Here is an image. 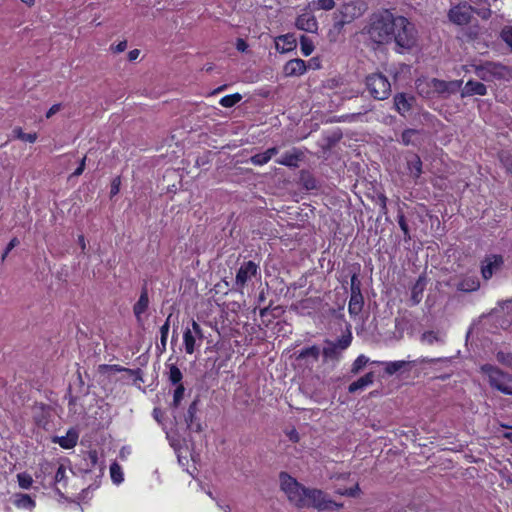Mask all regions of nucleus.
Instances as JSON below:
<instances>
[{
	"label": "nucleus",
	"instance_id": "a19ab883",
	"mask_svg": "<svg viewBox=\"0 0 512 512\" xmlns=\"http://www.w3.org/2000/svg\"><path fill=\"white\" fill-rule=\"evenodd\" d=\"M182 379V373L178 367L172 365L169 369V380L172 384H179Z\"/></svg>",
	"mask_w": 512,
	"mask_h": 512
},
{
	"label": "nucleus",
	"instance_id": "72a5a7b5",
	"mask_svg": "<svg viewBox=\"0 0 512 512\" xmlns=\"http://www.w3.org/2000/svg\"><path fill=\"white\" fill-rule=\"evenodd\" d=\"M300 48L304 56L311 55L314 51L313 41L309 37L302 35L300 37Z\"/></svg>",
	"mask_w": 512,
	"mask_h": 512
},
{
	"label": "nucleus",
	"instance_id": "f8f14e48",
	"mask_svg": "<svg viewBox=\"0 0 512 512\" xmlns=\"http://www.w3.org/2000/svg\"><path fill=\"white\" fill-rule=\"evenodd\" d=\"M503 265V257L501 255H488L484 258L481 265V274L485 280L490 279L497 273Z\"/></svg>",
	"mask_w": 512,
	"mask_h": 512
},
{
	"label": "nucleus",
	"instance_id": "5701e85b",
	"mask_svg": "<svg viewBox=\"0 0 512 512\" xmlns=\"http://www.w3.org/2000/svg\"><path fill=\"white\" fill-rule=\"evenodd\" d=\"M445 334L440 331H426L421 336V341L427 345L443 344Z\"/></svg>",
	"mask_w": 512,
	"mask_h": 512
},
{
	"label": "nucleus",
	"instance_id": "3c124183",
	"mask_svg": "<svg viewBox=\"0 0 512 512\" xmlns=\"http://www.w3.org/2000/svg\"><path fill=\"white\" fill-rule=\"evenodd\" d=\"M237 50L245 52L248 48V44L243 39H238L236 42Z\"/></svg>",
	"mask_w": 512,
	"mask_h": 512
},
{
	"label": "nucleus",
	"instance_id": "423d86ee",
	"mask_svg": "<svg viewBox=\"0 0 512 512\" xmlns=\"http://www.w3.org/2000/svg\"><path fill=\"white\" fill-rule=\"evenodd\" d=\"M482 371L488 376L490 385L500 392L512 395V378L500 371L498 368L485 365Z\"/></svg>",
	"mask_w": 512,
	"mask_h": 512
},
{
	"label": "nucleus",
	"instance_id": "bf43d9fd",
	"mask_svg": "<svg viewBox=\"0 0 512 512\" xmlns=\"http://www.w3.org/2000/svg\"><path fill=\"white\" fill-rule=\"evenodd\" d=\"M107 369H110V370H113V371H116V372H120V371H124L125 369L118 366V365H111V366H106Z\"/></svg>",
	"mask_w": 512,
	"mask_h": 512
},
{
	"label": "nucleus",
	"instance_id": "39448f33",
	"mask_svg": "<svg viewBox=\"0 0 512 512\" xmlns=\"http://www.w3.org/2000/svg\"><path fill=\"white\" fill-rule=\"evenodd\" d=\"M425 85L431 89V92L441 95H450L456 93L461 88L462 80H453L447 82L433 78L428 82L419 81L417 83V89L419 92L429 94L430 91H425L424 89Z\"/></svg>",
	"mask_w": 512,
	"mask_h": 512
},
{
	"label": "nucleus",
	"instance_id": "9d476101",
	"mask_svg": "<svg viewBox=\"0 0 512 512\" xmlns=\"http://www.w3.org/2000/svg\"><path fill=\"white\" fill-rule=\"evenodd\" d=\"M473 67L476 76L483 81H491L494 78L503 77L505 73L504 66L493 62H486L481 65H473Z\"/></svg>",
	"mask_w": 512,
	"mask_h": 512
},
{
	"label": "nucleus",
	"instance_id": "58836bf2",
	"mask_svg": "<svg viewBox=\"0 0 512 512\" xmlns=\"http://www.w3.org/2000/svg\"><path fill=\"white\" fill-rule=\"evenodd\" d=\"M172 315L170 314L165 323L161 326L160 328V334H161V345L163 348L166 347V343H167V338H168V333H169V328H170V319H171Z\"/></svg>",
	"mask_w": 512,
	"mask_h": 512
},
{
	"label": "nucleus",
	"instance_id": "de8ad7c7",
	"mask_svg": "<svg viewBox=\"0 0 512 512\" xmlns=\"http://www.w3.org/2000/svg\"><path fill=\"white\" fill-rule=\"evenodd\" d=\"M19 244V240L17 238H13L10 240V242L8 243L4 253H3V256H2V259L4 260L7 255L9 254V252L14 248L16 247L17 245Z\"/></svg>",
	"mask_w": 512,
	"mask_h": 512
},
{
	"label": "nucleus",
	"instance_id": "a211bd4d",
	"mask_svg": "<svg viewBox=\"0 0 512 512\" xmlns=\"http://www.w3.org/2000/svg\"><path fill=\"white\" fill-rule=\"evenodd\" d=\"M414 101L413 96H407L404 93L397 94L394 97L395 108L402 116H405L410 111Z\"/></svg>",
	"mask_w": 512,
	"mask_h": 512
},
{
	"label": "nucleus",
	"instance_id": "49530a36",
	"mask_svg": "<svg viewBox=\"0 0 512 512\" xmlns=\"http://www.w3.org/2000/svg\"><path fill=\"white\" fill-rule=\"evenodd\" d=\"M416 133L415 130L409 129L402 133V142L405 145H409L411 143V137Z\"/></svg>",
	"mask_w": 512,
	"mask_h": 512
},
{
	"label": "nucleus",
	"instance_id": "9b49d317",
	"mask_svg": "<svg viewBox=\"0 0 512 512\" xmlns=\"http://www.w3.org/2000/svg\"><path fill=\"white\" fill-rule=\"evenodd\" d=\"M472 14V7L464 3L453 6L448 12V18L453 24L463 26L470 22Z\"/></svg>",
	"mask_w": 512,
	"mask_h": 512
},
{
	"label": "nucleus",
	"instance_id": "603ef678",
	"mask_svg": "<svg viewBox=\"0 0 512 512\" xmlns=\"http://www.w3.org/2000/svg\"><path fill=\"white\" fill-rule=\"evenodd\" d=\"M140 51L138 49H134L129 51L128 58L130 61L136 60L139 57Z\"/></svg>",
	"mask_w": 512,
	"mask_h": 512
},
{
	"label": "nucleus",
	"instance_id": "e2e57ef3",
	"mask_svg": "<svg viewBox=\"0 0 512 512\" xmlns=\"http://www.w3.org/2000/svg\"><path fill=\"white\" fill-rule=\"evenodd\" d=\"M23 3L27 4L28 6H31L34 4V0H21Z\"/></svg>",
	"mask_w": 512,
	"mask_h": 512
},
{
	"label": "nucleus",
	"instance_id": "c85d7f7f",
	"mask_svg": "<svg viewBox=\"0 0 512 512\" xmlns=\"http://www.w3.org/2000/svg\"><path fill=\"white\" fill-rule=\"evenodd\" d=\"M372 363L384 365L386 373L390 375L396 373L407 364V362L404 360L389 362L373 361Z\"/></svg>",
	"mask_w": 512,
	"mask_h": 512
},
{
	"label": "nucleus",
	"instance_id": "ea45409f",
	"mask_svg": "<svg viewBox=\"0 0 512 512\" xmlns=\"http://www.w3.org/2000/svg\"><path fill=\"white\" fill-rule=\"evenodd\" d=\"M351 342L352 334L351 332H348L347 335L342 336L340 339L334 342V345H337V348L340 350V352H342L350 346Z\"/></svg>",
	"mask_w": 512,
	"mask_h": 512
},
{
	"label": "nucleus",
	"instance_id": "c756f323",
	"mask_svg": "<svg viewBox=\"0 0 512 512\" xmlns=\"http://www.w3.org/2000/svg\"><path fill=\"white\" fill-rule=\"evenodd\" d=\"M110 477L114 484L119 485L124 481V474L118 463H112L110 466Z\"/></svg>",
	"mask_w": 512,
	"mask_h": 512
},
{
	"label": "nucleus",
	"instance_id": "680f3d73",
	"mask_svg": "<svg viewBox=\"0 0 512 512\" xmlns=\"http://www.w3.org/2000/svg\"><path fill=\"white\" fill-rule=\"evenodd\" d=\"M310 63H311V64H313V66H314L315 68H319V61H318V59H317V58H312V59L310 60Z\"/></svg>",
	"mask_w": 512,
	"mask_h": 512
},
{
	"label": "nucleus",
	"instance_id": "2f4dec72",
	"mask_svg": "<svg viewBox=\"0 0 512 512\" xmlns=\"http://www.w3.org/2000/svg\"><path fill=\"white\" fill-rule=\"evenodd\" d=\"M458 288L462 291H475L479 288V282L474 277L463 279L459 284Z\"/></svg>",
	"mask_w": 512,
	"mask_h": 512
},
{
	"label": "nucleus",
	"instance_id": "c03bdc74",
	"mask_svg": "<svg viewBox=\"0 0 512 512\" xmlns=\"http://www.w3.org/2000/svg\"><path fill=\"white\" fill-rule=\"evenodd\" d=\"M184 391H185V389L182 384H179L177 386V388L175 389L174 395H173V404L175 406H178L179 403L181 402V400L183 399Z\"/></svg>",
	"mask_w": 512,
	"mask_h": 512
},
{
	"label": "nucleus",
	"instance_id": "f704fd0d",
	"mask_svg": "<svg viewBox=\"0 0 512 512\" xmlns=\"http://www.w3.org/2000/svg\"><path fill=\"white\" fill-rule=\"evenodd\" d=\"M369 362L370 359L367 356L359 355L352 364L351 373L358 374Z\"/></svg>",
	"mask_w": 512,
	"mask_h": 512
},
{
	"label": "nucleus",
	"instance_id": "c9c22d12",
	"mask_svg": "<svg viewBox=\"0 0 512 512\" xmlns=\"http://www.w3.org/2000/svg\"><path fill=\"white\" fill-rule=\"evenodd\" d=\"M241 99H242V96L239 93L226 95L220 99V104L223 107L230 108V107H233L238 102H240Z\"/></svg>",
	"mask_w": 512,
	"mask_h": 512
},
{
	"label": "nucleus",
	"instance_id": "4468645a",
	"mask_svg": "<svg viewBox=\"0 0 512 512\" xmlns=\"http://www.w3.org/2000/svg\"><path fill=\"white\" fill-rule=\"evenodd\" d=\"M79 439V432L71 428L67 431L64 436H55L52 438V442L58 444L63 449H72L76 446Z\"/></svg>",
	"mask_w": 512,
	"mask_h": 512
},
{
	"label": "nucleus",
	"instance_id": "052dcab7",
	"mask_svg": "<svg viewBox=\"0 0 512 512\" xmlns=\"http://www.w3.org/2000/svg\"><path fill=\"white\" fill-rule=\"evenodd\" d=\"M289 437L293 441H297L298 440V434H297V432L295 430L291 431V433L289 434Z\"/></svg>",
	"mask_w": 512,
	"mask_h": 512
},
{
	"label": "nucleus",
	"instance_id": "6e6552de",
	"mask_svg": "<svg viewBox=\"0 0 512 512\" xmlns=\"http://www.w3.org/2000/svg\"><path fill=\"white\" fill-rule=\"evenodd\" d=\"M203 333L200 325L196 321H192L191 328H187L183 333V344L187 354H193L201 345Z\"/></svg>",
	"mask_w": 512,
	"mask_h": 512
},
{
	"label": "nucleus",
	"instance_id": "f3484780",
	"mask_svg": "<svg viewBox=\"0 0 512 512\" xmlns=\"http://www.w3.org/2000/svg\"><path fill=\"white\" fill-rule=\"evenodd\" d=\"M297 42L293 34L281 35L276 38L275 47L280 53H286L296 48Z\"/></svg>",
	"mask_w": 512,
	"mask_h": 512
},
{
	"label": "nucleus",
	"instance_id": "1a4fd4ad",
	"mask_svg": "<svg viewBox=\"0 0 512 512\" xmlns=\"http://www.w3.org/2000/svg\"><path fill=\"white\" fill-rule=\"evenodd\" d=\"M356 281L357 278L354 275L351 278V295L348 303V312L350 317L353 319L359 317L364 305V299L360 290V286Z\"/></svg>",
	"mask_w": 512,
	"mask_h": 512
},
{
	"label": "nucleus",
	"instance_id": "a878e982",
	"mask_svg": "<svg viewBox=\"0 0 512 512\" xmlns=\"http://www.w3.org/2000/svg\"><path fill=\"white\" fill-rule=\"evenodd\" d=\"M407 168L414 178H419L422 173V162L419 156L413 155L407 160Z\"/></svg>",
	"mask_w": 512,
	"mask_h": 512
},
{
	"label": "nucleus",
	"instance_id": "bb28decb",
	"mask_svg": "<svg viewBox=\"0 0 512 512\" xmlns=\"http://www.w3.org/2000/svg\"><path fill=\"white\" fill-rule=\"evenodd\" d=\"M335 7L334 0H313L309 2L308 8L311 11L325 10L330 11Z\"/></svg>",
	"mask_w": 512,
	"mask_h": 512
},
{
	"label": "nucleus",
	"instance_id": "6e6d98bb",
	"mask_svg": "<svg viewBox=\"0 0 512 512\" xmlns=\"http://www.w3.org/2000/svg\"><path fill=\"white\" fill-rule=\"evenodd\" d=\"M399 225H400L401 229L403 230V232L405 234H407L408 233V227H407V224H406L403 216H401L400 219H399Z\"/></svg>",
	"mask_w": 512,
	"mask_h": 512
},
{
	"label": "nucleus",
	"instance_id": "e433bc0d",
	"mask_svg": "<svg viewBox=\"0 0 512 512\" xmlns=\"http://www.w3.org/2000/svg\"><path fill=\"white\" fill-rule=\"evenodd\" d=\"M14 135L25 142L34 143L37 139L36 133H25L21 128L17 127L13 130Z\"/></svg>",
	"mask_w": 512,
	"mask_h": 512
},
{
	"label": "nucleus",
	"instance_id": "0eeeda50",
	"mask_svg": "<svg viewBox=\"0 0 512 512\" xmlns=\"http://www.w3.org/2000/svg\"><path fill=\"white\" fill-rule=\"evenodd\" d=\"M366 86L371 96L377 100L387 99L391 93L390 82L380 73L369 75L366 78Z\"/></svg>",
	"mask_w": 512,
	"mask_h": 512
},
{
	"label": "nucleus",
	"instance_id": "13d9d810",
	"mask_svg": "<svg viewBox=\"0 0 512 512\" xmlns=\"http://www.w3.org/2000/svg\"><path fill=\"white\" fill-rule=\"evenodd\" d=\"M78 243H79V245H80L81 249H82V250H85V248H86V241H85V238H84V236H83V235H80V236L78 237Z\"/></svg>",
	"mask_w": 512,
	"mask_h": 512
},
{
	"label": "nucleus",
	"instance_id": "ddd939ff",
	"mask_svg": "<svg viewBox=\"0 0 512 512\" xmlns=\"http://www.w3.org/2000/svg\"><path fill=\"white\" fill-rule=\"evenodd\" d=\"M257 272L258 266L254 262L243 263L236 274V285L243 288L252 277L256 276Z\"/></svg>",
	"mask_w": 512,
	"mask_h": 512
},
{
	"label": "nucleus",
	"instance_id": "5fc2aeb1",
	"mask_svg": "<svg viewBox=\"0 0 512 512\" xmlns=\"http://www.w3.org/2000/svg\"><path fill=\"white\" fill-rule=\"evenodd\" d=\"M380 205L383 211L386 210L387 197L383 194L379 195Z\"/></svg>",
	"mask_w": 512,
	"mask_h": 512
},
{
	"label": "nucleus",
	"instance_id": "6ab92c4d",
	"mask_svg": "<svg viewBox=\"0 0 512 512\" xmlns=\"http://www.w3.org/2000/svg\"><path fill=\"white\" fill-rule=\"evenodd\" d=\"M487 94V88L484 84L469 80L461 91V97H469L473 95L484 96Z\"/></svg>",
	"mask_w": 512,
	"mask_h": 512
},
{
	"label": "nucleus",
	"instance_id": "2eb2a0df",
	"mask_svg": "<svg viewBox=\"0 0 512 512\" xmlns=\"http://www.w3.org/2000/svg\"><path fill=\"white\" fill-rule=\"evenodd\" d=\"M296 27L306 32H316L318 23L315 17L310 13H303L296 19Z\"/></svg>",
	"mask_w": 512,
	"mask_h": 512
},
{
	"label": "nucleus",
	"instance_id": "f03ea898",
	"mask_svg": "<svg viewBox=\"0 0 512 512\" xmlns=\"http://www.w3.org/2000/svg\"><path fill=\"white\" fill-rule=\"evenodd\" d=\"M392 42L395 43L398 52L410 50L416 45V28L406 17L401 15L396 16Z\"/></svg>",
	"mask_w": 512,
	"mask_h": 512
},
{
	"label": "nucleus",
	"instance_id": "f257e3e1",
	"mask_svg": "<svg viewBox=\"0 0 512 512\" xmlns=\"http://www.w3.org/2000/svg\"><path fill=\"white\" fill-rule=\"evenodd\" d=\"M396 16L388 9L379 10L370 16L362 33L375 44L391 43Z\"/></svg>",
	"mask_w": 512,
	"mask_h": 512
},
{
	"label": "nucleus",
	"instance_id": "393cba45",
	"mask_svg": "<svg viewBox=\"0 0 512 512\" xmlns=\"http://www.w3.org/2000/svg\"><path fill=\"white\" fill-rule=\"evenodd\" d=\"M299 159L300 154L297 150H293L292 152L284 153L276 162L288 167H297Z\"/></svg>",
	"mask_w": 512,
	"mask_h": 512
},
{
	"label": "nucleus",
	"instance_id": "8fccbe9b",
	"mask_svg": "<svg viewBox=\"0 0 512 512\" xmlns=\"http://www.w3.org/2000/svg\"><path fill=\"white\" fill-rule=\"evenodd\" d=\"M61 109L60 104H54L46 113V118H51L54 114L59 112Z\"/></svg>",
	"mask_w": 512,
	"mask_h": 512
},
{
	"label": "nucleus",
	"instance_id": "dca6fc26",
	"mask_svg": "<svg viewBox=\"0 0 512 512\" xmlns=\"http://www.w3.org/2000/svg\"><path fill=\"white\" fill-rule=\"evenodd\" d=\"M306 71V62L299 58L288 61L284 66V73L286 76H301Z\"/></svg>",
	"mask_w": 512,
	"mask_h": 512
},
{
	"label": "nucleus",
	"instance_id": "412c9836",
	"mask_svg": "<svg viewBox=\"0 0 512 512\" xmlns=\"http://www.w3.org/2000/svg\"><path fill=\"white\" fill-rule=\"evenodd\" d=\"M278 153V148L272 147L267 149L265 152L255 154L250 158V162L256 166H262L268 163L271 158Z\"/></svg>",
	"mask_w": 512,
	"mask_h": 512
},
{
	"label": "nucleus",
	"instance_id": "37998d69",
	"mask_svg": "<svg viewBox=\"0 0 512 512\" xmlns=\"http://www.w3.org/2000/svg\"><path fill=\"white\" fill-rule=\"evenodd\" d=\"M308 356H311L314 359H317L319 356V348L316 346L306 348L303 351H301V353L299 355L300 358H304V357H308Z\"/></svg>",
	"mask_w": 512,
	"mask_h": 512
},
{
	"label": "nucleus",
	"instance_id": "79ce46f5",
	"mask_svg": "<svg viewBox=\"0 0 512 512\" xmlns=\"http://www.w3.org/2000/svg\"><path fill=\"white\" fill-rule=\"evenodd\" d=\"M336 493L339 494V495H342V496H352V497H354V496L358 495V493H359L358 483H355L350 488H345V489L337 488L336 489Z\"/></svg>",
	"mask_w": 512,
	"mask_h": 512
},
{
	"label": "nucleus",
	"instance_id": "cd10ccee",
	"mask_svg": "<svg viewBox=\"0 0 512 512\" xmlns=\"http://www.w3.org/2000/svg\"><path fill=\"white\" fill-rule=\"evenodd\" d=\"M68 472H72L71 469L67 468L64 465H59L54 477L55 485L65 488L67 485Z\"/></svg>",
	"mask_w": 512,
	"mask_h": 512
},
{
	"label": "nucleus",
	"instance_id": "864d4df0",
	"mask_svg": "<svg viewBox=\"0 0 512 512\" xmlns=\"http://www.w3.org/2000/svg\"><path fill=\"white\" fill-rule=\"evenodd\" d=\"M85 168V158L82 159L79 167L75 170L74 175L79 176L82 174Z\"/></svg>",
	"mask_w": 512,
	"mask_h": 512
},
{
	"label": "nucleus",
	"instance_id": "09e8293b",
	"mask_svg": "<svg viewBox=\"0 0 512 512\" xmlns=\"http://www.w3.org/2000/svg\"><path fill=\"white\" fill-rule=\"evenodd\" d=\"M120 178H115L112 183H111V190H110V194L111 196H114L116 194L119 193V190H120Z\"/></svg>",
	"mask_w": 512,
	"mask_h": 512
},
{
	"label": "nucleus",
	"instance_id": "473e14b6",
	"mask_svg": "<svg viewBox=\"0 0 512 512\" xmlns=\"http://www.w3.org/2000/svg\"><path fill=\"white\" fill-rule=\"evenodd\" d=\"M340 353V350L337 348V345H334V342H326V346L323 348V356L326 359H337Z\"/></svg>",
	"mask_w": 512,
	"mask_h": 512
},
{
	"label": "nucleus",
	"instance_id": "b1692460",
	"mask_svg": "<svg viewBox=\"0 0 512 512\" xmlns=\"http://www.w3.org/2000/svg\"><path fill=\"white\" fill-rule=\"evenodd\" d=\"M13 503L17 508L29 511H32L36 505L28 494H16Z\"/></svg>",
	"mask_w": 512,
	"mask_h": 512
},
{
	"label": "nucleus",
	"instance_id": "a18cd8bd",
	"mask_svg": "<svg viewBox=\"0 0 512 512\" xmlns=\"http://www.w3.org/2000/svg\"><path fill=\"white\" fill-rule=\"evenodd\" d=\"M503 41L512 49V27H505L501 32Z\"/></svg>",
	"mask_w": 512,
	"mask_h": 512
},
{
	"label": "nucleus",
	"instance_id": "4d7b16f0",
	"mask_svg": "<svg viewBox=\"0 0 512 512\" xmlns=\"http://www.w3.org/2000/svg\"><path fill=\"white\" fill-rule=\"evenodd\" d=\"M126 47H127V43L125 41H122L119 44H117L115 50H116V52H122L126 49Z\"/></svg>",
	"mask_w": 512,
	"mask_h": 512
},
{
	"label": "nucleus",
	"instance_id": "7c9ffc66",
	"mask_svg": "<svg viewBox=\"0 0 512 512\" xmlns=\"http://www.w3.org/2000/svg\"><path fill=\"white\" fill-rule=\"evenodd\" d=\"M424 288H425V280H424V278L420 277L416 281V283L414 284V286L412 288L413 303L417 304L420 302Z\"/></svg>",
	"mask_w": 512,
	"mask_h": 512
},
{
	"label": "nucleus",
	"instance_id": "4be33fe9",
	"mask_svg": "<svg viewBox=\"0 0 512 512\" xmlns=\"http://www.w3.org/2000/svg\"><path fill=\"white\" fill-rule=\"evenodd\" d=\"M149 305L147 291H143L133 307V312L138 322L142 321V315L146 312Z\"/></svg>",
	"mask_w": 512,
	"mask_h": 512
},
{
	"label": "nucleus",
	"instance_id": "7ed1b4c3",
	"mask_svg": "<svg viewBox=\"0 0 512 512\" xmlns=\"http://www.w3.org/2000/svg\"><path fill=\"white\" fill-rule=\"evenodd\" d=\"M280 485L291 503L301 507L306 495L307 488L299 484L294 478L286 473L280 474Z\"/></svg>",
	"mask_w": 512,
	"mask_h": 512
},
{
	"label": "nucleus",
	"instance_id": "4c0bfd02",
	"mask_svg": "<svg viewBox=\"0 0 512 512\" xmlns=\"http://www.w3.org/2000/svg\"><path fill=\"white\" fill-rule=\"evenodd\" d=\"M18 484L22 489H29L32 486L33 479L28 473H19L17 475Z\"/></svg>",
	"mask_w": 512,
	"mask_h": 512
},
{
	"label": "nucleus",
	"instance_id": "20e7f679",
	"mask_svg": "<svg viewBox=\"0 0 512 512\" xmlns=\"http://www.w3.org/2000/svg\"><path fill=\"white\" fill-rule=\"evenodd\" d=\"M303 500L301 507H313L318 510H338L342 507V504L332 501L323 491L318 489H307Z\"/></svg>",
	"mask_w": 512,
	"mask_h": 512
},
{
	"label": "nucleus",
	"instance_id": "aec40b11",
	"mask_svg": "<svg viewBox=\"0 0 512 512\" xmlns=\"http://www.w3.org/2000/svg\"><path fill=\"white\" fill-rule=\"evenodd\" d=\"M374 382V373L369 372L365 374L364 376L360 377L358 380L352 382L349 387L348 391L350 393H354L358 390H364L368 386L372 385Z\"/></svg>",
	"mask_w": 512,
	"mask_h": 512
}]
</instances>
